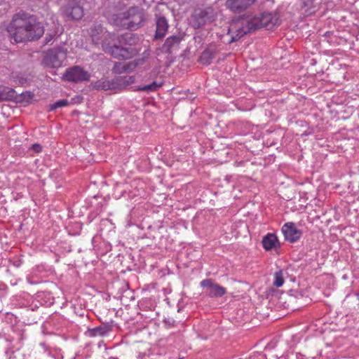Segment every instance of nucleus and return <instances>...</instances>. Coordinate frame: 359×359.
I'll use <instances>...</instances> for the list:
<instances>
[{"label":"nucleus","instance_id":"nucleus-11","mask_svg":"<svg viewBox=\"0 0 359 359\" xmlns=\"http://www.w3.org/2000/svg\"><path fill=\"white\" fill-rule=\"evenodd\" d=\"M63 12L69 19L75 20H80L83 15L82 7L74 1L68 2L64 7Z\"/></svg>","mask_w":359,"mask_h":359},{"label":"nucleus","instance_id":"nucleus-25","mask_svg":"<svg viewBox=\"0 0 359 359\" xmlns=\"http://www.w3.org/2000/svg\"><path fill=\"white\" fill-rule=\"evenodd\" d=\"M284 283V278L281 271L276 272L274 276L273 285L277 287H281Z\"/></svg>","mask_w":359,"mask_h":359},{"label":"nucleus","instance_id":"nucleus-33","mask_svg":"<svg viewBox=\"0 0 359 359\" xmlns=\"http://www.w3.org/2000/svg\"><path fill=\"white\" fill-rule=\"evenodd\" d=\"M50 356L54 358L55 359H62L63 358L62 353H60V350H53V353Z\"/></svg>","mask_w":359,"mask_h":359},{"label":"nucleus","instance_id":"nucleus-30","mask_svg":"<svg viewBox=\"0 0 359 359\" xmlns=\"http://www.w3.org/2000/svg\"><path fill=\"white\" fill-rule=\"evenodd\" d=\"M39 347L41 348L44 353H46L48 355H51L53 353V349L46 343H39Z\"/></svg>","mask_w":359,"mask_h":359},{"label":"nucleus","instance_id":"nucleus-23","mask_svg":"<svg viewBox=\"0 0 359 359\" xmlns=\"http://www.w3.org/2000/svg\"><path fill=\"white\" fill-rule=\"evenodd\" d=\"M116 35L114 34L109 33L108 32H104L103 34V36L101 38H103L102 40V47L103 48V43L104 42L109 43L110 45L116 44L115 41Z\"/></svg>","mask_w":359,"mask_h":359},{"label":"nucleus","instance_id":"nucleus-14","mask_svg":"<svg viewBox=\"0 0 359 359\" xmlns=\"http://www.w3.org/2000/svg\"><path fill=\"white\" fill-rule=\"evenodd\" d=\"M168 23L166 18L163 16H157L155 38L161 39L163 37L168 31Z\"/></svg>","mask_w":359,"mask_h":359},{"label":"nucleus","instance_id":"nucleus-15","mask_svg":"<svg viewBox=\"0 0 359 359\" xmlns=\"http://www.w3.org/2000/svg\"><path fill=\"white\" fill-rule=\"evenodd\" d=\"M111 331V326L107 323H102L100 326L95 327L88 330L89 336L94 337H104L107 336Z\"/></svg>","mask_w":359,"mask_h":359},{"label":"nucleus","instance_id":"nucleus-3","mask_svg":"<svg viewBox=\"0 0 359 359\" xmlns=\"http://www.w3.org/2000/svg\"><path fill=\"white\" fill-rule=\"evenodd\" d=\"M144 19L143 9L133 6L126 11L113 15L111 20L117 27L136 30L142 26Z\"/></svg>","mask_w":359,"mask_h":359},{"label":"nucleus","instance_id":"nucleus-8","mask_svg":"<svg viewBox=\"0 0 359 359\" xmlns=\"http://www.w3.org/2000/svg\"><path fill=\"white\" fill-rule=\"evenodd\" d=\"M281 231L285 240L292 243L299 241L302 236V231L297 229L294 222L284 224Z\"/></svg>","mask_w":359,"mask_h":359},{"label":"nucleus","instance_id":"nucleus-39","mask_svg":"<svg viewBox=\"0 0 359 359\" xmlns=\"http://www.w3.org/2000/svg\"><path fill=\"white\" fill-rule=\"evenodd\" d=\"M11 285H15L16 284V282L12 283V281H11Z\"/></svg>","mask_w":359,"mask_h":359},{"label":"nucleus","instance_id":"nucleus-29","mask_svg":"<svg viewBox=\"0 0 359 359\" xmlns=\"http://www.w3.org/2000/svg\"><path fill=\"white\" fill-rule=\"evenodd\" d=\"M57 31L54 29L51 31L50 32H48L46 34V38H45V43L48 44L50 43L53 38L57 35Z\"/></svg>","mask_w":359,"mask_h":359},{"label":"nucleus","instance_id":"nucleus-34","mask_svg":"<svg viewBox=\"0 0 359 359\" xmlns=\"http://www.w3.org/2000/svg\"><path fill=\"white\" fill-rule=\"evenodd\" d=\"M16 82L21 86H25L28 83V81H27V78L20 76V77L18 78V80L16 81Z\"/></svg>","mask_w":359,"mask_h":359},{"label":"nucleus","instance_id":"nucleus-1","mask_svg":"<svg viewBox=\"0 0 359 359\" xmlns=\"http://www.w3.org/2000/svg\"><path fill=\"white\" fill-rule=\"evenodd\" d=\"M7 31L15 43L37 40L44 33V27L36 18L26 13L13 15Z\"/></svg>","mask_w":359,"mask_h":359},{"label":"nucleus","instance_id":"nucleus-9","mask_svg":"<svg viewBox=\"0 0 359 359\" xmlns=\"http://www.w3.org/2000/svg\"><path fill=\"white\" fill-rule=\"evenodd\" d=\"M257 0H226L225 6L233 13H241L250 8Z\"/></svg>","mask_w":359,"mask_h":359},{"label":"nucleus","instance_id":"nucleus-4","mask_svg":"<svg viewBox=\"0 0 359 359\" xmlns=\"http://www.w3.org/2000/svg\"><path fill=\"white\" fill-rule=\"evenodd\" d=\"M134 82L133 76H118L114 78L111 80H108L106 78H102L95 81L91 83V86L93 88L98 90H118L123 88H126L129 84Z\"/></svg>","mask_w":359,"mask_h":359},{"label":"nucleus","instance_id":"nucleus-36","mask_svg":"<svg viewBox=\"0 0 359 359\" xmlns=\"http://www.w3.org/2000/svg\"><path fill=\"white\" fill-rule=\"evenodd\" d=\"M26 280H27V282L28 283H29L30 285H34V284H37L39 283V281L32 280L31 277H29V276H27Z\"/></svg>","mask_w":359,"mask_h":359},{"label":"nucleus","instance_id":"nucleus-5","mask_svg":"<svg viewBox=\"0 0 359 359\" xmlns=\"http://www.w3.org/2000/svg\"><path fill=\"white\" fill-rule=\"evenodd\" d=\"M103 50L106 53L110 54L111 56L118 60L130 59L136 55L140 50L136 47H126L123 46V44L110 45L106 42L103 43Z\"/></svg>","mask_w":359,"mask_h":359},{"label":"nucleus","instance_id":"nucleus-13","mask_svg":"<svg viewBox=\"0 0 359 359\" xmlns=\"http://www.w3.org/2000/svg\"><path fill=\"white\" fill-rule=\"evenodd\" d=\"M34 100V94L31 91H25L20 94L15 92L13 102L20 106H27L32 104Z\"/></svg>","mask_w":359,"mask_h":359},{"label":"nucleus","instance_id":"nucleus-37","mask_svg":"<svg viewBox=\"0 0 359 359\" xmlns=\"http://www.w3.org/2000/svg\"><path fill=\"white\" fill-rule=\"evenodd\" d=\"M313 133V130H307L302 133V136H308Z\"/></svg>","mask_w":359,"mask_h":359},{"label":"nucleus","instance_id":"nucleus-19","mask_svg":"<svg viewBox=\"0 0 359 359\" xmlns=\"http://www.w3.org/2000/svg\"><path fill=\"white\" fill-rule=\"evenodd\" d=\"M182 40V37L177 35H172L168 37L163 45V48L167 52H170V49L180 43Z\"/></svg>","mask_w":359,"mask_h":359},{"label":"nucleus","instance_id":"nucleus-24","mask_svg":"<svg viewBox=\"0 0 359 359\" xmlns=\"http://www.w3.org/2000/svg\"><path fill=\"white\" fill-rule=\"evenodd\" d=\"M278 359H304V358L301 353L290 352L282 355Z\"/></svg>","mask_w":359,"mask_h":359},{"label":"nucleus","instance_id":"nucleus-40","mask_svg":"<svg viewBox=\"0 0 359 359\" xmlns=\"http://www.w3.org/2000/svg\"><path fill=\"white\" fill-rule=\"evenodd\" d=\"M6 272H7V273H9V272H10V270H9V269H6Z\"/></svg>","mask_w":359,"mask_h":359},{"label":"nucleus","instance_id":"nucleus-21","mask_svg":"<svg viewBox=\"0 0 359 359\" xmlns=\"http://www.w3.org/2000/svg\"><path fill=\"white\" fill-rule=\"evenodd\" d=\"M106 32L104 29L100 26H95L94 27L91 28V36L93 37V40L95 41L96 43H99L100 37L98 36L99 34H102V36H103V34Z\"/></svg>","mask_w":359,"mask_h":359},{"label":"nucleus","instance_id":"nucleus-16","mask_svg":"<svg viewBox=\"0 0 359 359\" xmlns=\"http://www.w3.org/2000/svg\"><path fill=\"white\" fill-rule=\"evenodd\" d=\"M120 44L124 45L126 47H135L138 41V37L131 33L125 34L118 39Z\"/></svg>","mask_w":359,"mask_h":359},{"label":"nucleus","instance_id":"nucleus-10","mask_svg":"<svg viewBox=\"0 0 359 359\" xmlns=\"http://www.w3.org/2000/svg\"><path fill=\"white\" fill-rule=\"evenodd\" d=\"M201 286L205 289V293L210 297H221L226 292V288L213 283L211 279L203 280Z\"/></svg>","mask_w":359,"mask_h":359},{"label":"nucleus","instance_id":"nucleus-31","mask_svg":"<svg viewBox=\"0 0 359 359\" xmlns=\"http://www.w3.org/2000/svg\"><path fill=\"white\" fill-rule=\"evenodd\" d=\"M125 67L127 69V72L133 70L137 67V63L134 61L124 62Z\"/></svg>","mask_w":359,"mask_h":359},{"label":"nucleus","instance_id":"nucleus-12","mask_svg":"<svg viewBox=\"0 0 359 359\" xmlns=\"http://www.w3.org/2000/svg\"><path fill=\"white\" fill-rule=\"evenodd\" d=\"M262 244L266 251L277 250L280 248L278 237L272 233H268L262 238Z\"/></svg>","mask_w":359,"mask_h":359},{"label":"nucleus","instance_id":"nucleus-41","mask_svg":"<svg viewBox=\"0 0 359 359\" xmlns=\"http://www.w3.org/2000/svg\"><path fill=\"white\" fill-rule=\"evenodd\" d=\"M111 359H118V358H112Z\"/></svg>","mask_w":359,"mask_h":359},{"label":"nucleus","instance_id":"nucleus-22","mask_svg":"<svg viewBox=\"0 0 359 359\" xmlns=\"http://www.w3.org/2000/svg\"><path fill=\"white\" fill-rule=\"evenodd\" d=\"M69 104L68 101L65 99L60 100L56 101L53 104H48V110L49 111H54L57 109L62 108L63 107L67 106Z\"/></svg>","mask_w":359,"mask_h":359},{"label":"nucleus","instance_id":"nucleus-20","mask_svg":"<svg viewBox=\"0 0 359 359\" xmlns=\"http://www.w3.org/2000/svg\"><path fill=\"white\" fill-rule=\"evenodd\" d=\"M161 86V83H158L156 81H153L150 84L140 86L136 90H140V91H144L146 93H149V92H153V91L156 90Z\"/></svg>","mask_w":359,"mask_h":359},{"label":"nucleus","instance_id":"nucleus-35","mask_svg":"<svg viewBox=\"0 0 359 359\" xmlns=\"http://www.w3.org/2000/svg\"><path fill=\"white\" fill-rule=\"evenodd\" d=\"M32 149L36 152H40L42 150L41 146L40 144H34L32 145Z\"/></svg>","mask_w":359,"mask_h":359},{"label":"nucleus","instance_id":"nucleus-18","mask_svg":"<svg viewBox=\"0 0 359 359\" xmlns=\"http://www.w3.org/2000/svg\"><path fill=\"white\" fill-rule=\"evenodd\" d=\"M15 91L14 89L7 86H0V100H14Z\"/></svg>","mask_w":359,"mask_h":359},{"label":"nucleus","instance_id":"nucleus-28","mask_svg":"<svg viewBox=\"0 0 359 359\" xmlns=\"http://www.w3.org/2000/svg\"><path fill=\"white\" fill-rule=\"evenodd\" d=\"M8 292V287L4 282L0 281V297H5Z\"/></svg>","mask_w":359,"mask_h":359},{"label":"nucleus","instance_id":"nucleus-7","mask_svg":"<svg viewBox=\"0 0 359 359\" xmlns=\"http://www.w3.org/2000/svg\"><path fill=\"white\" fill-rule=\"evenodd\" d=\"M90 76V74L79 66L67 69L63 76L65 80L72 82L88 81Z\"/></svg>","mask_w":359,"mask_h":359},{"label":"nucleus","instance_id":"nucleus-6","mask_svg":"<svg viewBox=\"0 0 359 359\" xmlns=\"http://www.w3.org/2000/svg\"><path fill=\"white\" fill-rule=\"evenodd\" d=\"M66 57L67 50L62 47H56L45 53L43 63L48 67L57 68L62 65Z\"/></svg>","mask_w":359,"mask_h":359},{"label":"nucleus","instance_id":"nucleus-38","mask_svg":"<svg viewBox=\"0 0 359 359\" xmlns=\"http://www.w3.org/2000/svg\"><path fill=\"white\" fill-rule=\"evenodd\" d=\"M356 296H357L358 299L359 300V292L356 293Z\"/></svg>","mask_w":359,"mask_h":359},{"label":"nucleus","instance_id":"nucleus-27","mask_svg":"<svg viewBox=\"0 0 359 359\" xmlns=\"http://www.w3.org/2000/svg\"><path fill=\"white\" fill-rule=\"evenodd\" d=\"M166 328L170 329L177 325L176 321L172 318H165L163 320Z\"/></svg>","mask_w":359,"mask_h":359},{"label":"nucleus","instance_id":"nucleus-17","mask_svg":"<svg viewBox=\"0 0 359 359\" xmlns=\"http://www.w3.org/2000/svg\"><path fill=\"white\" fill-rule=\"evenodd\" d=\"M206 13L201 11L192 15L191 25L194 29H198L203 27L206 22Z\"/></svg>","mask_w":359,"mask_h":359},{"label":"nucleus","instance_id":"nucleus-32","mask_svg":"<svg viewBox=\"0 0 359 359\" xmlns=\"http://www.w3.org/2000/svg\"><path fill=\"white\" fill-rule=\"evenodd\" d=\"M212 57L210 56V54L208 51H204L201 57V60L203 61L205 60L206 63H209L210 60H212Z\"/></svg>","mask_w":359,"mask_h":359},{"label":"nucleus","instance_id":"nucleus-26","mask_svg":"<svg viewBox=\"0 0 359 359\" xmlns=\"http://www.w3.org/2000/svg\"><path fill=\"white\" fill-rule=\"evenodd\" d=\"M113 70L116 74H122L127 72V69L125 67L124 62H117L114 65Z\"/></svg>","mask_w":359,"mask_h":359},{"label":"nucleus","instance_id":"nucleus-2","mask_svg":"<svg viewBox=\"0 0 359 359\" xmlns=\"http://www.w3.org/2000/svg\"><path fill=\"white\" fill-rule=\"evenodd\" d=\"M278 18L271 13L256 15H243L232 21L229 29L231 33V41H236L243 36L262 27L273 29L278 24Z\"/></svg>","mask_w":359,"mask_h":359}]
</instances>
